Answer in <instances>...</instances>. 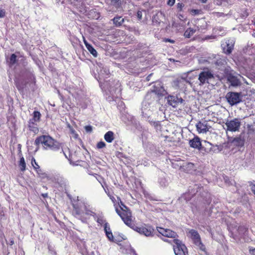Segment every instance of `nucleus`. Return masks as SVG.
Returning <instances> with one entry per match:
<instances>
[{
  "mask_svg": "<svg viewBox=\"0 0 255 255\" xmlns=\"http://www.w3.org/2000/svg\"><path fill=\"white\" fill-rule=\"evenodd\" d=\"M34 144L39 146L41 145L42 147L46 150H55L59 148V143L49 135H42L37 136Z\"/></svg>",
  "mask_w": 255,
  "mask_h": 255,
  "instance_id": "obj_1",
  "label": "nucleus"
},
{
  "mask_svg": "<svg viewBox=\"0 0 255 255\" xmlns=\"http://www.w3.org/2000/svg\"><path fill=\"white\" fill-rule=\"evenodd\" d=\"M119 204L120 207V210L116 208V212L121 217L124 223L128 226L131 227L133 225L131 219V213L126 205L124 204L121 200H120Z\"/></svg>",
  "mask_w": 255,
  "mask_h": 255,
  "instance_id": "obj_2",
  "label": "nucleus"
},
{
  "mask_svg": "<svg viewBox=\"0 0 255 255\" xmlns=\"http://www.w3.org/2000/svg\"><path fill=\"white\" fill-rule=\"evenodd\" d=\"M173 242L175 244L173 245V249L175 255H186L187 254V249L182 243L181 241L178 239H174Z\"/></svg>",
  "mask_w": 255,
  "mask_h": 255,
  "instance_id": "obj_3",
  "label": "nucleus"
},
{
  "mask_svg": "<svg viewBox=\"0 0 255 255\" xmlns=\"http://www.w3.org/2000/svg\"><path fill=\"white\" fill-rule=\"evenodd\" d=\"M83 206H84V204L77 206L74 205L73 210V215L78 219L81 220L82 222L85 223L87 222L88 218L84 216L85 211L83 209Z\"/></svg>",
  "mask_w": 255,
  "mask_h": 255,
  "instance_id": "obj_4",
  "label": "nucleus"
},
{
  "mask_svg": "<svg viewBox=\"0 0 255 255\" xmlns=\"http://www.w3.org/2000/svg\"><path fill=\"white\" fill-rule=\"evenodd\" d=\"M207 71H203L199 74L198 80L200 82L199 85L202 86L205 83H208V81L214 78V74L212 72L207 69Z\"/></svg>",
  "mask_w": 255,
  "mask_h": 255,
  "instance_id": "obj_5",
  "label": "nucleus"
},
{
  "mask_svg": "<svg viewBox=\"0 0 255 255\" xmlns=\"http://www.w3.org/2000/svg\"><path fill=\"white\" fill-rule=\"evenodd\" d=\"M190 146L194 148H199L202 152L208 153L211 151V147L205 148L202 146L200 138L198 136L194 137L189 141Z\"/></svg>",
  "mask_w": 255,
  "mask_h": 255,
  "instance_id": "obj_6",
  "label": "nucleus"
},
{
  "mask_svg": "<svg viewBox=\"0 0 255 255\" xmlns=\"http://www.w3.org/2000/svg\"><path fill=\"white\" fill-rule=\"evenodd\" d=\"M225 125L228 130L235 132L239 130L241 126V123L240 119L235 118L232 120H227Z\"/></svg>",
  "mask_w": 255,
  "mask_h": 255,
  "instance_id": "obj_7",
  "label": "nucleus"
},
{
  "mask_svg": "<svg viewBox=\"0 0 255 255\" xmlns=\"http://www.w3.org/2000/svg\"><path fill=\"white\" fill-rule=\"evenodd\" d=\"M226 98L228 103L231 105L237 104L241 101L240 94L238 93H228L227 94Z\"/></svg>",
  "mask_w": 255,
  "mask_h": 255,
  "instance_id": "obj_8",
  "label": "nucleus"
},
{
  "mask_svg": "<svg viewBox=\"0 0 255 255\" xmlns=\"http://www.w3.org/2000/svg\"><path fill=\"white\" fill-rule=\"evenodd\" d=\"M232 72L233 70H231L230 67L226 68L225 70L228 81L232 86H238L240 84V81L236 76L233 75Z\"/></svg>",
  "mask_w": 255,
  "mask_h": 255,
  "instance_id": "obj_9",
  "label": "nucleus"
},
{
  "mask_svg": "<svg viewBox=\"0 0 255 255\" xmlns=\"http://www.w3.org/2000/svg\"><path fill=\"white\" fill-rule=\"evenodd\" d=\"M189 233L190 234L191 238L193 240L194 243L199 247L201 250H204V246L201 242L200 237L198 233L194 230H191Z\"/></svg>",
  "mask_w": 255,
  "mask_h": 255,
  "instance_id": "obj_10",
  "label": "nucleus"
},
{
  "mask_svg": "<svg viewBox=\"0 0 255 255\" xmlns=\"http://www.w3.org/2000/svg\"><path fill=\"white\" fill-rule=\"evenodd\" d=\"M202 187H200L198 185H194L193 187L190 186L188 189V192L186 193L183 196V198L187 201H189L190 199L201 189Z\"/></svg>",
  "mask_w": 255,
  "mask_h": 255,
  "instance_id": "obj_11",
  "label": "nucleus"
},
{
  "mask_svg": "<svg viewBox=\"0 0 255 255\" xmlns=\"http://www.w3.org/2000/svg\"><path fill=\"white\" fill-rule=\"evenodd\" d=\"M180 169L186 172L192 173L195 170L194 164L190 162H186L183 164H177Z\"/></svg>",
  "mask_w": 255,
  "mask_h": 255,
  "instance_id": "obj_12",
  "label": "nucleus"
},
{
  "mask_svg": "<svg viewBox=\"0 0 255 255\" xmlns=\"http://www.w3.org/2000/svg\"><path fill=\"white\" fill-rule=\"evenodd\" d=\"M234 47V42L231 39H228L225 42V45L223 47V52L226 55H230L232 52Z\"/></svg>",
  "mask_w": 255,
  "mask_h": 255,
  "instance_id": "obj_13",
  "label": "nucleus"
},
{
  "mask_svg": "<svg viewBox=\"0 0 255 255\" xmlns=\"http://www.w3.org/2000/svg\"><path fill=\"white\" fill-rule=\"evenodd\" d=\"M157 230L160 234L165 237L171 238H175L176 237H177L176 233L169 229H164L159 227L157 229Z\"/></svg>",
  "mask_w": 255,
  "mask_h": 255,
  "instance_id": "obj_14",
  "label": "nucleus"
},
{
  "mask_svg": "<svg viewBox=\"0 0 255 255\" xmlns=\"http://www.w3.org/2000/svg\"><path fill=\"white\" fill-rule=\"evenodd\" d=\"M183 100L178 98L177 96L169 95L167 97L168 104L172 107L175 108L179 103H182Z\"/></svg>",
  "mask_w": 255,
  "mask_h": 255,
  "instance_id": "obj_15",
  "label": "nucleus"
},
{
  "mask_svg": "<svg viewBox=\"0 0 255 255\" xmlns=\"http://www.w3.org/2000/svg\"><path fill=\"white\" fill-rule=\"evenodd\" d=\"M134 230L140 234L145 235L146 237H149L152 235L153 232V229L151 227H135Z\"/></svg>",
  "mask_w": 255,
  "mask_h": 255,
  "instance_id": "obj_16",
  "label": "nucleus"
},
{
  "mask_svg": "<svg viewBox=\"0 0 255 255\" xmlns=\"http://www.w3.org/2000/svg\"><path fill=\"white\" fill-rule=\"evenodd\" d=\"M163 88L160 85H158L157 86L154 85L152 87V89L147 92V96H148L151 93H154L155 94L157 95L158 96H162L163 95Z\"/></svg>",
  "mask_w": 255,
  "mask_h": 255,
  "instance_id": "obj_17",
  "label": "nucleus"
},
{
  "mask_svg": "<svg viewBox=\"0 0 255 255\" xmlns=\"http://www.w3.org/2000/svg\"><path fill=\"white\" fill-rule=\"evenodd\" d=\"M27 127L28 130L33 132L34 134H36L39 132V128L37 122L29 120L28 122Z\"/></svg>",
  "mask_w": 255,
  "mask_h": 255,
  "instance_id": "obj_18",
  "label": "nucleus"
},
{
  "mask_svg": "<svg viewBox=\"0 0 255 255\" xmlns=\"http://www.w3.org/2000/svg\"><path fill=\"white\" fill-rule=\"evenodd\" d=\"M196 126L199 133H206L208 130L207 124L201 122H199Z\"/></svg>",
  "mask_w": 255,
  "mask_h": 255,
  "instance_id": "obj_19",
  "label": "nucleus"
},
{
  "mask_svg": "<svg viewBox=\"0 0 255 255\" xmlns=\"http://www.w3.org/2000/svg\"><path fill=\"white\" fill-rule=\"evenodd\" d=\"M84 43L89 52L94 57H97L98 56V53L96 49L92 46V45L89 44L85 39H84Z\"/></svg>",
  "mask_w": 255,
  "mask_h": 255,
  "instance_id": "obj_20",
  "label": "nucleus"
},
{
  "mask_svg": "<svg viewBox=\"0 0 255 255\" xmlns=\"http://www.w3.org/2000/svg\"><path fill=\"white\" fill-rule=\"evenodd\" d=\"M6 61L9 67H12L17 62V56L15 54H11Z\"/></svg>",
  "mask_w": 255,
  "mask_h": 255,
  "instance_id": "obj_21",
  "label": "nucleus"
},
{
  "mask_svg": "<svg viewBox=\"0 0 255 255\" xmlns=\"http://www.w3.org/2000/svg\"><path fill=\"white\" fill-rule=\"evenodd\" d=\"M41 117V114L38 111H34L32 113V118L29 120L39 123L40 121Z\"/></svg>",
  "mask_w": 255,
  "mask_h": 255,
  "instance_id": "obj_22",
  "label": "nucleus"
},
{
  "mask_svg": "<svg viewBox=\"0 0 255 255\" xmlns=\"http://www.w3.org/2000/svg\"><path fill=\"white\" fill-rule=\"evenodd\" d=\"M114 138V133L112 131H108L104 135V139L108 143H111Z\"/></svg>",
  "mask_w": 255,
  "mask_h": 255,
  "instance_id": "obj_23",
  "label": "nucleus"
},
{
  "mask_svg": "<svg viewBox=\"0 0 255 255\" xmlns=\"http://www.w3.org/2000/svg\"><path fill=\"white\" fill-rule=\"evenodd\" d=\"M112 20L114 25L117 27L121 26L124 22V18L119 16H115Z\"/></svg>",
  "mask_w": 255,
  "mask_h": 255,
  "instance_id": "obj_24",
  "label": "nucleus"
},
{
  "mask_svg": "<svg viewBox=\"0 0 255 255\" xmlns=\"http://www.w3.org/2000/svg\"><path fill=\"white\" fill-rule=\"evenodd\" d=\"M196 32V30L192 28H187L184 33V36L186 38H190L191 36H192L194 33Z\"/></svg>",
  "mask_w": 255,
  "mask_h": 255,
  "instance_id": "obj_25",
  "label": "nucleus"
},
{
  "mask_svg": "<svg viewBox=\"0 0 255 255\" xmlns=\"http://www.w3.org/2000/svg\"><path fill=\"white\" fill-rule=\"evenodd\" d=\"M111 4L114 6L117 9L122 7V0H111Z\"/></svg>",
  "mask_w": 255,
  "mask_h": 255,
  "instance_id": "obj_26",
  "label": "nucleus"
},
{
  "mask_svg": "<svg viewBox=\"0 0 255 255\" xmlns=\"http://www.w3.org/2000/svg\"><path fill=\"white\" fill-rule=\"evenodd\" d=\"M159 183L161 186L166 187L168 185V179L165 178L164 176L160 177L159 178Z\"/></svg>",
  "mask_w": 255,
  "mask_h": 255,
  "instance_id": "obj_27",
  "label": "nucleus"
},
{
  "mask_svg": "<svg viewBox=\"0 0 255 255\" xmlns=\"http://www.w3.org/2000/svg\"><path fill=\"white\" fill-rule=\"evenodd\" d=\"M83 209H84V216L87 217V216H93L94 217H95V216L96 215V214L93 212L92 211H91V210L89 209L87 207L84 205V206H83Z\"/></svg>",
  "mask_w": 255,
  "mask_h": 255,
  "instance_id": "obj_28",
  "label": "nucleus"
},
{
  "mask_svg": "<svg viewBox=\"0 0 255 255\" xmlns=\"http://www.w3.org/2000/svg\"><path fill=\"white\" fill-rule=\"evenodd\" d=\"M95 220H96L97 223H98L100 225L104 224L106 222V220L104 219V216L103 215H95L94 217Z\"/></svg>",
  "mask_w": 255,
  "mask_h": 255,
  "instance_id": "obj_29",
  "label": "nucleus"
},
{
  "mask_svg": "<svg viewBox=\"0 0 255 255\" xmlns=\"http://www.w3.org/2000/svg\"><path fill=\"white\" fill-rule=\"evenodd\" d=\"M36 172L38 175L39 177H40L41 179H49V177L47 174L46 173L43 172L41 169H39L38 170H36Z\"/></svg>",
  "mask_w": 255,
  "mask_h": 255,
  "instance_id": "obj_30",
  "label": "nucleus"
},
{
  "mask_svg": "<svg viewBox=\"0 0 255 255\" xmlns=\"http://www.w3.org/2000/svg\"><path fill=\"white\" fill-rule=\"evenodd\" d=\"M226 63L227 62L226 60L222 58L218 59L215 62L216 66L219 67L224 66Z\"/></svg>",
  "mask_w": 255,
  "mask_h": 255,
  "instance_id": "obj_31",
  "label": "nucleus"
},
{
  "mask_svg": "<svg viewBox=\"0 0 255 255\" xmlns=\"http://www.w3.org/2000/svg\"><path fill=\"white\" fill-rule=\"evenodd\" d=\"M19 166L20 167V170L22 171H24L25 170L26 168V163L24 160H20L19 162Z\"/></svg>",
  "mask_w": 255,
  "mask_h": 255,
  "instance_id": "obj_32",
  "label": "nucleus"
},
{
  "mask_svg": "<svg viewBox=\"0 0 255 255\" xmlns=\"http://www.w3.org/2000/svg\"><path fill=\"white\" fill-rule=\"evenodd\" d=\"M70 132L71 134L72 137H73L75 139H77L79 138L78 134L76 132V131L73 128L70 129Z\"/></svg>",
  "mask_w": 255,
  "mask_h": 255,
  "instance_id": "obj_33",
  "label": "nucleus"
},
{
  "mask_svg": "<svg viewBox=\"0 0 255 255\" xmlns=\"http://www.w3.org/2000/svg\"><path fill=\"white\" fill-rule=\"evenodd\" d=\"M106 143L103 141H100L99 142H98L97 144V147L98 148H104L106 146Z\"/></svg>",
  "mask_w": 255,
  "mask_h": 255,
  "instance_id": "obj_34",
  "label": "nucleus"
},
{
  "mask_svg": "<svg viewBox=\"0 0 255 255\" xmlns=\"http://www.w3.org/2000/svg\"><path fill=\"white\" fill-rule=\"evenodd\" d=\"M106 234L107 237H108V238L109 239V240L110 241H114V237H113V234L112 233V231L110 232H107V233H106Z\"/></svg>",
  "mask_w": 255,
  "mask_h": 255,
  "instance_id": "obj_35",
  "label": "nucleus"
},
{
  "mask_svg": "<svg viewBox=\"0 0 255 255\" xmlns=\"http://www.w3.org/2000/svg\"><path fill=\"white\" fill-rule=\"evenodd\" d=\"M31 164L36 170L40 169V166L36 162V160H31Z\"/></svg>",
  "mask_w": 255,
  "mask_h": 255,
  "instance_id": "obj_36",
  "label": "nucleus"
},
{
  "mask_svg": "<svg viewBox=\"0 0 255 255\" xmlns=\"http://www.w3.org/2000/svg\"><path fill=\"white\" fill-rule=\"evenodd\" d=\"M104 230H105V233H107V232H111L110 226L107 222L105 223Z\"/></svg>",
  "mask_w": 255,
  "mask_h": 255,
  "instance_id": "obj_37",
  "label": "nucleus"
},
{
  "mask_svg": "<svg viewBox=\"0 0 255 255\" xmlns=\"http://www.w3.org/2000/svg\"><path fill=\"white\" fill-rule=\"evenodd\" d=\"M248 132L249 134L254 133L255 131V129L252 127V126L249 125L248 126Z\"/></svg>",
  "mask_w": 255,
  "mask_h": 255,
  "instance_id": "obj_38",
  "label": "nucleus"
},
{
  "mask_svg": "<svg viewBox=\"0 0 255 255\" xmlns=\"http://www.w3.org/2000/svg\"><path fill=\"white\" fill-rule=\"evenodd\" d=\"M20 149H21V145H20V144H18L17 151L18 152L19 159L23 160V159H24V158L21 156L22 154H21Z\"/></svg>",
  "mask_w": 255,
  "mask_h": 255,
  "instance_id": "obj_39",
  "label": "nucleus"
},
{
  "mask_svg": "<svg viewBox=\"0 0 255 255\" xmlns=\"http://www.w3.org/2000/svg\"><path fill=\"white\" fill-rule=\"evenodd\" d=\"M84 128L87 132H91L92 131L93 128L91 126H86Z\"/></svg>",
  "mask_w": 255,
  "mask_h": 255,
  "instance_id": "obj_40",
  "label": "nucleus"
},
{
  "mask_svg": "<svg viewBox=\"0 0 255 255\" xmlns=\"http://www.w3.org/2000/svg\"><path fill=\"white\" fill-rule=\"evenodd\" d=\"M184 4L183 3L179 2L177 4V8L179 11H181L182 10V8L184 7Z\"/></svg>",
  "mask_w": 255,
  "mask_h": 255,
  "instance_id": "obj_41",
  "label": "nucleus"
},
{
  "mask_svg": "<svg viewBox=\"0 0 255 255\" xmlns=\"http://www.w3.org/2000/svg\"><path fill=\"white\" fill-rule=\"evenodd\" d=\"M5 16V10L0 8V18H3Z\"/></svg>",
  "mask_w": 255,
  "mask_h": 255,
  "instance_id": "obj_42",
  "label": "nucleus"
},
{
  "mask_svg": "<svg viewBox=\"0 0 255 255\" xmlns=\"http://www.w3.org/2000/svg\"><path fill=\"white\" fill-rule=\"evenodd\" d=\"M69 161H70V164L73 166H77V165H79L78 163L79 160H76V161L69 160Z\"/></svg>",
  "mask_w": 255,
  "mask_h": 255,
  "instance_id": "obj_43",
  "label": "nucleus"
},
{
  "mask_svg": "<svg viewBox=\"0 0 255 255\" xmlns=\"http://www.w3.org/2000/svg\"><path fill=\"white\" fill-rule=\"evenodd\" d=\"M15 86L18 91H20L23 88V87L18 82H15Z\"/></svg>",
  "mask_w": 255,
  "mask_h": 255,
  "instance_id": "obj_44",
  "label": "nucleus"
},
{
  "mask_svg": "<svg viewBox=\"0 0 255 255\" xmlns=\"http://www.w3.org/2000/svg\"><path fill=\"white\" fill-rule=\"evenodd\" d=\"M249 253L252 255H255V248L250 247L249 248Z\"/></svg>",
  "mask_w": 255,
  "mask_h": 255,
  "instance_id": "obj_45",
  "label": "nucleus"
},
{
  "mask_svg": "<svg viewBox=\"0 0 255 255\" xmlns=\"http://www.w3.org/2000/svg\"><path fill=\"white\" fill-rule=\"evenodd\" d=\"M116 156L118 158H125V156L124 155L123 153L121 152H117Z\"/></svg>",
  "mask_w": 255,
  "mask_h": 255,
  "instance_id": "obj_46",
  "label": "nucleus"
},
{
  "mask_svg": "<svg viewBox=\"0 0 255 255\" xmlns=\"http://www.w3.org/2000/svg\"><path fill=\"white\" fill-rule=\"evenodd\" d=\"M142 16V11L138 10L137 12V17L139 20L141 19Z\"/></svg>",
  "mask_w": 255,
  "mask_h": 255,
  "instance_id": "obj_47",
  "label": "nucleus"
},
{
  "mask_svg": "<svg viewBox=\"0 0 255 255\" xmlns=\"http://www.w3.org/2000/svg\"><path fill=\"white\" fill-rule=\"evenodd\" d=\"M163 41H164L165 42H170L171 43H175V41L174 40L171 39H169V38H164L163 39Z\"/></svg>",
  "mask_w": 255,
  "mask_h": 255,
  "instance_id": "obj_48",
  "label": "nucleus"
},
{
  "mask_svg": "<svg viewBox=\"0 0 255 255\" xmlns=\"http://www.w3.org/2000/svg\"><path fill=\"white\" fill-rule=\"evenodd\" d=\"M175 0H168L167 1V4L169 6H172L175 3Z\"/></svg>",
  "mask_w": 255,
  "mask_h": 255,
  "instance_id": "obj_49",
  "label": "nucleus"
},
{
  "mask_svg": "<svg viewBox=\"0 0 255 255\" xmlns=\"http://www.w3.org/2000/svg\"><path fill=\"white\" fill-rule=\"evenodd\" d=\"M242 17H247L249 15V13L248 12V10L246 9L245 11H244V13H242Z\"/></svg>",
  "mask_w": 255,
  "mask_h": 255,
  "instance_id": "obj_50",
  "label": "nucleus"
},
{
  "mask_svg": "<svg viewBox=\"0 0 255 255\" xmlns=\"http://www.w3.org/2000/svg\"><path fill=\"white\" fill-rule=\"evenodd\" d=\"M251 190L252 192L255 194V184H254L252 186Z\"/></svg>",
  "mask_w": 255,
  "mask_h": 255,
  "instance_id": "obj_51",
  "label": "nucleus"
},
{
  "mask_svg": "<svg viewBox=\"0 0 255 255\" xmlns=\"http://www.w3.org/2000/svg\"><path fill=\"white\" fill-rule=\"evenodd\" d=\"M173 240H174V239H173V240H165V241H166V242H168V243H169L171 244L173 246L174 245H175V244H174V243H173Z\"/></svg>",
  "mask_w": 255,
  "mask_h": 255,
  "instance_id": "obj_52",
  "label": "nucleus"
},
{
  "mask_svg": "<svg viewBox=\"0 0 255 255\" xmlns=\"http://www.w3.org/2000/svg\"><path fill=\"white\" fill-rule=\"evenodd\" d=\"M8 244L10 246H12L14 244V241H13V240L11 239L9 241V243H8Z\"/></svg>",
  "mask_w": 255,
  "mask_h": 255,
  "instance_id": "obj_53",
  "label": "nucleus"
},
{
  "mask_svg": "<svg viewBox=\"0 0 255 255\" xmlns=\"http://www.w3.org/2000/svg\"><path fill=\"white\" fill-rule=\"evenodd\" d=\"M192 11H194V12L195 14H197V13H198V10L194 9V10H192Z\"/></svg>",
  "mask_w": 255,
  "mask_h": 255,
  "instance_id": "obj_54",
  "label": "nucleus"
},
{
  "mask_svg": "<svg viewBox=\"0 0 255 255\" xmlns=\"http://www.w3.org/2000/svg\"><path fill=\"white\" fill-rule=\"evenodd\" d=\"M172 165H173V167H174V168H176V167L175 166V165H176V163H174V162H172Z\"/></svg>",
  "mask_w": 255,
  "mask_h": 255,
  "instance_id": "obj_55",
  "label": "nucleus"
},
{
  "mask_svg": "<svg viewBox=\"0 0 255 255\" xmlns=\"http://www.w3.org/2000/svg\"><path fill=\"white\" fill-rule=\"evenodd\" d=\"M42 196L44 197H47V194H42Z\"/></svg>",
  "mask_w": 255,
  "mask_h": 255,
  "instance_id": "obj_56",
  "label": "nucleus"
},
{
  "mask_svg": "<svg viewBox=\"0 0 255 255\" xmlns=\"http://www.w3.org/2000/svg\"><path fill=\"white\" fill-rule=\"evenodd\" d=\"M209 145V146L211 145L210 144H209V142H207V143H206V145Z\"/></svg>",
  "mask_w": 255,
  "mask_h": 255,
  "instance_id": "obj_57",
  "label": "nucleus"
},
{
  "mask_svg": "<svg viewBox=\"0 0 255 255\" xmlns=\"http://www.w3.org/2000/svg\"><path fill=\"white\" fill-rule=\"evenodd\" d=\"M180 161V160H174V161H177V162H178V161Z\"/></svg>",
  "mask_w": 255,
  "mask_h": 255,
  "instance_id": "obj_58",
  "label": "nucleus"
},
{
  "mask_svg": "<svg viewBox=\"0 0 255 255\" xmlns=\"http://www.w3.org/2000/svg\"><path fill=\"white\" fill-rule=\"evenodd\" d=\"M16 53H17V54H19L20 53L19 52H16Z\"/></svg>",
  "mask_w": 255,
  "mask_h": 255,
  "instance_id": "obj_59",
  "label": "nucleus"
},
{
  "mask_svg": "<svg viewBox=\"0 0 255 255\" xmlns=\"http://www.w3.org/2000/svg\"><path fill=\"white\" fill-rule=\"evenodd\" d=\"M112 200H113V199H114V197H113V198H111Z\"/></svg>",
  "mask_w": 255,
  "mask_h": 255,
  "instance_id": "obj_60",
  "label": "nucleus"
},
{
  "mask_svg": "<svg viewBox=\"0 0 255 255\" xmlns=\"http://www.w3.org/2000/svg\"><path fill=\"white\" fill-rule=\"evenodd\" d=\"M112 200H113V199H114V197H113V198H111Z\"/></svg>",
  "mask_w": 255,
  "mask_h": 255,
  "instance_id": "obj_61",
  "label": "nucleus"
}]
</instances>
